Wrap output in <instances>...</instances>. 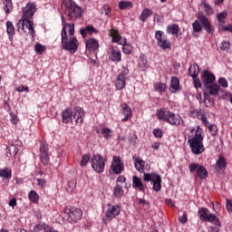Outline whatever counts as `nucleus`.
Masks as SVG:
<instances>
[{
    "label": "nucleus",
    "mask_w": 232,
    "mask_h": 232,
    "mask_svg": "<svg viewBox=\"0 0 232 232\" xmlns=\"http://www.w3.org/2000/svg\"><path fill=\"white\" fill-rule=\"evenodd\" d=\"M215 79H216L215 74H213L208 70L205 69L201 72V81L203 82L204 88H206L207 86H209L210 84H213V82H215Z\"/></svg>",
    "instance_id": "14"
},
{
    "label": "nucleus",
    "mask_w": 232,
    "mask_h": 232,
    "mask_svg": "<svg viewBox=\"0 0 232 232\" xmlns=\"http://www.w3.org/2000/svg\"><path fill=\"white\" fill-rule=\"evenodd\" d=\"M155 37H156L158 43H160V41H162L165 38L164 37V32L155 31Z\"/></svg>",
    "instance_id": "59"
},
{
    "label": "nucleus",
    "mask_w": 232,
    "mask_h": 232,
    "mask_svg": "<svg viewBox=\"0 0 232 232\" xmlns=\"http://www.w3.org/2000/svg\"><path fill=\"white\" fill-rule=\"evenodd\" d=\"M80 34L82 37H86V35H92L93 34H99V31L93 27V25H87L84 28L80 29Z\"/></svg>",
    "instance_id": "25"
},
{
    "label": "nucleus",
    "mask_w": 232,
    "mask_h": 232,
    "mask_svg": "<svg viewBox=\"0 0 232 232\" xmlns=\"http://www.w3.org/2000/svg\"><path fill=\"white\" fill-rule=\"evenodd\" d=\"M129 144L131 146H137V144H139V137L135 134V132L130 134Z\"/></svg>",
    "instance_id": "45"
},
{
    "label": "nucleus",
    "mask_w": 232,
    "mask_h": 232,
    "mask_svg": "<svg viewBox=\"0 0 232 232\" xmlns=\"http://www.w3.org/2000/svg\"><path fill=\"white\" fill-rule=\"evenodd\" d=\"M158 46L162 50H171V43L165 38L157 42Z\"/></svg>",
    "instance_id": "31"
},
{
    "label": "nucleus",
    "mask_w": 232,
    "mask_h": 232,
    "mask_svg": "<svg viewBox=\"0 0 232 232\" xmlns=\"http://www.w3.org/2000/svg\"><path fill=\"white\" fill-rule=\"evenodd\" d=\"M152 14L153 11H151L150 8H145L140 15V21H141V23H146V19Z\"/></svg>",
    "instance_id": "34"
},
{
    "label": "nucleus",
    "mask_w": 232,
    "mask_h": 232,
    "mask_svg": "<svg viewBox=\"0 0 232 232\" xmlns=\"http://www.w3.org/2000/svg\"><path fill=\"white\" fill-rule=\"evenodd\" d=\"M156 115L158 121L167 122V124H170V126H180V124L184 122L180 115L175 114L166 108L157 110Z\"/></svg>",
    "instance_id": "2"
},
{
    "label": "nucleus",
    "mask_w": 232,
    "mask_h": 232,
    "mask_svg": "<svg viewBox=\"0 0 232 232\" xmlns=\"http://www.w3.org/2000/svg\"><path fill=\"white\" fill-rule=\"evenodd\" d=\"M201 6H203L207 15H213V14H215V10H213V7H211L206 0L201 1Z\"/></svg>",
    "instance_id": "36"
},
{
    "label": "nucleus",
    "mask_w": 232,
    "mask_h": 232,
    "mask_svg": "<svg viewBox=\"0 0 232 232\" xmlns=\"http://www.w3.org/2000/svg\"><path fill=\"white\" fill-rule=\"evenodd\" d=\"M28 197H29V200H31L33 204L39 203V194H37L35 190H31L28 194Z\"/></svg>",
    "instance_id": "40"
},
{
    "label": "nucleus",
    "mask_w": 232,
    "mask_h": 232,
    "mask_svg": "<svg viewBox=\"0 0 232 232\" xmlns=\"http://www.w3.org/2000/svg\"><path fill=\"white\" fill-rule=\"evenodd\" d=\"M180 32V27L177 24H171L167 26V34H171L172 35H179Z\"/></svg>",
    "instance_id": "30"
},
{
    "label": "nucleus",
    "mask_w": 232,
    "mask_h": 232,
    "mask_svg": "<svg viewBox=\"0 0 232 232\" xmlns=\"http://www.w3.org/2000/svg\"><path fill=\"white\" fill-rule=\"evenodd\" d=\"M198 73H200V67L198 64L194 63L193 65L189 66L188 75H190V77H198Z\"/></svg>",
    "instance_id": "29"
},
{
    "label": "nucleus",
    "mask_w": 232,
    "mask_h": 232,
    "mask_svg": "<svg viewBox=\"0 0 232 232\" xmlns=\"http://www.w3.org/2000/svg\"><path fill=\"white\" fill-rule=\"evenodd\" d=\"M226 168H227V162L226 161V158L220 156L216 161V170L220 173V171H224Z\"/></svg>",
    "instance_id": "27"
},
{
    "label": "nucleus",
    "mask_w": 232,
    "mask_h": 232,
    "mask_svg": "<svg viewBox=\"0 0 232 232\" xmlns=\"http://www.w3.org/2000/svg\"><path fill=\"white\" fill-rule=\"evenodd\" d=\"M120 10H126L127 8H132L133 4L130 1H121L118 5Z\"/></svg>",
    "instance_id": "44"
},
{
    "label": "nucleus",
    "mask_w": 232,
    "mask_h": 232,
    "mask_svg": "<svg viewBox=\"0 0 232 232\" xmlns=\"http://www.w3.org/2000/svg\"><path fill=\"white\" fill-rule=\"evenodd\" d=\"M188 169L190 173L197 171L195 179H199L200 180H206V178L208 176V169L198 163H191L188 166Z\"/></svg>",
    "instance_id": "9"
},
{
    "label": "nucleus",
    "mask_w": 232,
    "mask_h": 232,
    "mask_svg": "<svg viewBox=\"0 0 232 232\" xmlns=\"http://www.w3.org/2000/svg\"><path fill=\"white\" fill-rule=\"evenodd\" d=\"M47 226L48 225L46 223H43V222L37 223L34 226V229L31 230V232H41V231H43V229L45 232Z\"/></svg>",
    "instance_id": "42"
},
{
    "label": "nucleus",
    "mask_w": 232,
    "mask_h": 232,
    "mask_svg": "<svg viewBox=\"0 0 232 232\" xmlns=\"http://www.w3.org/2000/svg\"><path fill=\"white\" fill-rule=\"evenodd\" d=\"M18 28L22 27L23 32L26 34V30H29V34L32 37H35V29L34 28V22L30 19L23 18L17 23Z\"/></svg>",
    "instance_id": "10"
},
{
    "label": "nucleus",
    "mask_w": 232,
    "mask_h": 232,
    "mask_svg": "<svg viewBox=\"0 0 232 232\" xmlns=\"http://www.w3.org/2000/svg\"><path fill=\"white\" fill-rule=\"evenodd\" d=\"M110 35L112 37V43H119V40L121 37V34H119V30L117 29H111Z\"/></svg>",
    "instance_id": "41"
},
{
    "label": "nucleus",
    "mask_w": 232,
    "mask_h": 232,
    "mask_svg": "<svg viewBox=\"0 0 232 232\" xmlns=\"http://www.w3.org/2000/svg\"><path fill=\"white\" fill-rule=\"evenodd\" d=\"M121 214V207L118 205L113 206L111 204H108V209L106 212V218L107 220H113L115 217H119Z\"/></svg>",
    "instance_id": "17"
},
{
    "label": "nucleus",
    "mask_w": 232,
    "mask_h": 232,
    "mask_svg": "<svg viewBox=\"0 0 232 232\" xmlns=\"http://www.w3.org/2000/svg\"><path fill=\"white\" fill-rule=\"evenodd\" d=\"M198 19L200 21L204 30L208 33L209 35H213L215 29L211 23H209V19H208L204 14L198 15Z\"/></svg>",
    "instance_id": "18"
},
{
    "label": "nucleus",
    "mask_w": 232,
    "mask_h": 232,
    "mask_svg": "<svg viewBox=\"0 0 232 232\" xmlns=\"http://www.w3.org/2000/svg\"><path fill=\"white\" fill-rule=\"evenodd\" d=\"M153 135L157 137L158 139H161L162 137V130L160 129H154Z\"/></svg>",
    "instance_id": "62"
},
{
    "label": "nucleus",
    "mask_w": 232,
    "mask_h": 232,
    "mask_svg": "<svg viewBox=\"0 0 232 232\" xmlns=\"http://www.w3.org/2000/svg\"><path fill=\"white\" fill-rule=\"evenodd\" d=\"M154 88L156 92H166L168 86L165 83H156Z\"/></svg>",
    "instance_id": "55"
},
{
    "label": "nucleus",
    "mask_w": 232,
    "mask_h": 232,
    "mask_svg": "<svg viewBox=\"0 0 232 232\" xmlns=\"http://www.w3.org/2000/svg\"><path fill=\"white\" fill-rule=\"evenodd\" d=\"M132 187L138 188L139 191H142L144 193L146 187L142 183V179L137 176L132 177Z\"/></svg>",
    "instance_id": "26"
},
{
    "label": "nucleus",
    "mask_w": 232,
    "mask_h": 232,
    "mask_svg": "<svg viewBox=\"0 0 232 232\" xmlns=\"http://www.w3.org/2000/svg\"><path fill=\"white\" fill-rule=\"evenodd\" d=\"M230 46H231V44L229 42L224 41L220 44V50H222L223 52H229Z\"/></svg>",
    "instance_id": "52"
},
{
    "label": "nucleus",
    "mask_w": 232,
    "mask_h": 232,
    "mask_svg": "<svg viewBox=\"0 0 232 232\" xmlns=\"http://www.w3.org/2000/svg\"><path fill=\"white\" fill-rule=\"evenodd\" d=\"M218 84H220L222 88H227V86H229L227 80H226L224 77L218 79Z\"/></svg>",
    "instance_id": "60"
},
{
    "label": "nucleus",
    "mask_w": 232,
    "mask_h": 232,
    "mask_svg": "<svg viewBox=\"0 0 232 232\" xmlns=\"http://www.w3.org/2000/svg\"><path fill=\"white\" fill-rule=\"evenodd\" d=\"M204 103L206 108H211L215 104V101L211 97V95L204 92Z\"/></svg>",
    "instance_id": "35"
},
{
    "label": "nucleus",
    "mask_w": 232,
    "mask_h": 232,
    "mask_svg": "<svg viewBox=\"0 0 232 232\" xmlns=\"http://www.w3.org/2000/svg\"><path fill=\"white\" fill-rule=\"evenodd\" d=\"M72 121H73V110L72 108H67L62 113V121L63 124H68V122Z\"/></svg>",
    "instance_id": "20"
},
{
    "label": "nucleus",
    "mask_w": 232,
    "mask_h": 232,
    "mask_svg": "<svg viewBox=\"0 0 232 232\" xmlns=\"http://www.w3.org/2000/svg\"><path fill=\"white\" fill-rule=\"evenodd\" d=\"M62 7L68 21H77L82 17V9L73 0H63Z\"/></svg>",
    "instance_id": "3"
},
{
    "label": "nucleus",
    "mask_w": 232,
    "mask_h": 232,
    "mask_svg": "<svg viewBox=\"0 0 232 232\" xmlns=\"http://www.w3.org/2000/svg\"><path fill=\"white\" fill-rule=\"evenodd\" d=\"M84 109L81 107H75L72 109V120L75 119L76 124H82L84 121Z\"/></svg>",
    "instance_id": "19"
},
{
    "label": "nucleus",
    "mask_w": 232,
    "mask_h": 232,
    "mask_svg": "<svg viewBox=\"0 0 232 232\" xmlns=\"http://www.w3.org/2000/svg\"><path fill=\"white\" fill-rule=\"evenodd\" d=\"M143 180L145 182H150L152 184V189L154 191H160L162 189V178H160V175L156 173H144L143 175Z\"/></svg>",
    "instance_id": "7"
},
{
    "label": "nucleus",
    "mask_w": 232,
    "mask_h": 232,
    "mask_svg": "<svg viewBox=\"0 0 232 232\" xmlns=\"http://www.w3.org/2000/svg\"><path fill=\"white\" fill-rule=\"evenodd\" d=\"M192 79L194 88H196V90H198V88H202V82H200V79L198 78V76L192 77Z\"/></svg>",
    "instance_id": "54"
},
{
    "label": "nucleus",
    "mask_w": 232,
    "mask_h": 232,
    "mask_svg": "<svg viewBox=\"0 0 232 232\" xmlns=\"http://www.w3.org/2000/svg\"><path fill=\"white\" fill-rule=\"evenodd\" d=\"M110 59L111 61H113V63H121V61H122V54L121 53V51L111 49Z\"/></svg>",
    "instance_id": "28"
},
{
    "label": "nucleus",
    "mask_w": 232,
    "mask_h": 232,
    "mask_svg": "<svg viewBox=\"0 0 232 232\" xmlns=\"http://www.w3.org/2000/svg\"><path fill=\"white\" fill-rule=\"evenodd\" d=\"M92 168L96 173H104V168L106 167V160L101 154L92 156L91 160Z\"/></svg>",
    "instance_id": "8"
},
{
    "label": "nucleus",
    "mask_w": 232,
    "mask_h": 232,
    "mask_svg": "<svg viewBox=\"0 0 232 232\" xmlns=\"http://www.w3.org/2000/svg\"><path fill=\"white\" fill-rule=\"evenodd\" d=\"M217 19L218 20V23H220V26L226 23V19H227V12L224 11L221 13H218L217 14Z\"/></svg>",
    "instance_id": "43"
},
{
    "label": "nucleus",
    "mask_w": 232,
    "mask_h": 232,
    "mask_svg": "<svg viewBox=\"0 0 232 232\" xmlns=\"http://www.w3.org/2000/svg\"><path fill=\"white\" fill-rule=\"evenodd\" d=\"M62 49L70 52V53H75L79 48V40L76 37H71L68 41V34L64 31V28L62 30Z\"/></svg>",
    "instance_id": "4"
},
{
    "label": "nucleus",
    "mask_w": 232,
    "mask_h": 232,
    "mask_svg": "<svg viewBox=\"0 0 232 232\" xmlns=\"http://www.w3.org/2000/svg\"><path fill=\"white\" fill-rule=\"evenodd\" d=\"M227 211H228V213H232V200L231 199H227Z\"/></svg>",
    "instance_id": "63"
},
{
    "label": "nucleus",
    "mask_w": 232,
    "mask_h": 232,
    "mask_svg": "<svg viewBox=\"0 0 232 232\" xmlns=\"http://www.w3.org/2000/svg\"><path fill=\"white\" fill-rule=\"evenodd\" d=\"M4 5V12L8 14H11L12 10H14V4L12 0H3Z\"/></svg>",
    "instance_id": "33"
},
{
    "label": "nucleus",
    "mask_w": 232,
    "mask_h": 232,
    "mask_svg": "<svg viewBox=\"0 0 232 232\" xmlns=\"http://www.w3.org/2000/svg\"><path fill=\"white\" fill-rule=\"evenodd\" d=\"M6 31L8 35L15 34V28L14 27V24H12L10 21L6 22Z\"/></svg>",
    "instance_id": "47"
},
{
    "label": "nucleus",
    "mask_w": 232,
    "mask_h": 232,
    "mask_svg": "<svg viewBox=\"0 0 232 232\" xmlns=\"http://www.w3.org/2000/svg\"><path fill=\"white\" fill-rule=\"evenodd\" d=\"M111 169L115 175H121L124 171V163L121 160V156H113Z\"/></svg>",
    "instance_id": "11"
},
{
    "label": "nucleus",
    "mask_w": 232,
    "mask_h": 232,
    "mask_svg": "<svg viewBox=\"0 0 232 232\" xmlns=\"http://www.w3.org/2000/svg\"><path fill=\"white\" fill-rule=\"evenodd\" d=\"M85 46L89 52H95L96 50H99V41L95 38H90L86 41Z\"/></svg>",
    "instance_id": "22"
},
{
    "label": "nucleus",
    "mask_w": 232,
    "mask_h": 232,
    "mask_svg": "<svg viewBox=\"0 0 232 232\" xmlns=\"http://www.w3.org/2000/svg\"><path fill=\"white\" fill-rule=\"evenodd\" d=\"M23 10V19H32L34 17V14L37 12V7L35 3H28Z\"/></svg>",
    "instance_id": "15"
},
{
    "label": "nucleus",
    "mask_w": 232,
    "mask_h": 232,
    "mask_svg": "<svg viewBox=\"0 0 232 232\" xmlns=\"http://www.w3.org/2000/svg\"><path fill=\"white\" fill-rule=\"evenodd\" d=\"M219 92H221V93H224L226 91L220 88V85L217 83H211L210 85H207V87H204V93H207L208 95L217 96L218 95Z\"/></svg>",
    "instance_id": "16"
},
{
    "label": "nucleus",
    "mask_w": 232,
    "mask_h": 232,
    "mask_svg": "<svg viewBox=\"0 0 232 232\" xmlns=\"http://www.w3.org/2000/svg\"><path fill=\"white\" fill-rule=\"evenodd\" d=\"M115 86L118 90H124L126 88V78L117 77Z\"/></svg>",
    "instance_id": "39"
},
{
    "label": "nucleus",
    "mask_w": 232,
    "mask_h": 232,
    "mask_svg": "<svg viewBox=\"0 0 232 232\" xmlns=\"http://www.w3.org/2000/svg\"><path fill=\"white\" fill-rule=\"evenodd\" d=\"M203 124L206 126V128H208L210 135L213 137H217V135H218V128L217 125L209 123L208 119H203Z\"/></svg>",
    "instance_id": "24"
},
{
    "label": "nucleus",
    "mask_w": 232,
    "mask_h": 232,
    "mask_svg": "<svg viewBox=\"0 0 232 232\" xmlns=\"http://www.w3.org/2000/svg\"><path fill=\"white\" fill-rule=\"evenodd\" d=\"M113 195H114V197H116L118 198L122 197V195H124V189H123L122 185L116 184V186L114 187V189H113Z\"/></svg>",
    "instance_id": "37"
},
{
    "label": "nucleus",
    "mask_w": 232,
    "mask_h": 232,
    "mask_svg": "<svg viewBox=\"0 0 232 232\" xmlns=\"http://www.w3.org/2000/svg\"><path fill=\"white\" fill-rule=\"evenodd\" d=\"M102 12H104L105 15H107V17H111V8H110V5H103L102 7Z\"/></svg>",
    "instance_id": "61"
},
{
    "label": "nucleus",
    "mask_w": 232,
    "mask_h": 232,
    "mask_svg": "<svg viewBox=\"0 0 232 232\" xmlns=\"http://www.w3.org/2000/svg\"><path fill=\"white\" fill-rule=\"evenodd\" d=\"M221 30H223L224 32H230V33H232V24L222 25L221 26Z\"/></svg>",
    "instance_id": "64"
},
{
    "label": "nucleus",
    "mask_w": 232,
    "mask_h": 232,
    "mask_svg": "<svg viewBox=\"0 0 232 232\" xmlns=\"http://www.w3.org/2000/svg\"><path fill=\"white\" fill-rule=\"evenodd\" d=\"M6 151H7V157H15L17 153H19V149H17V146L11 144L7 146Z\"/></svg>",
    "instance_id": "32"
},
{
    "label": "nucleus",
    "mask_w": 232,
    "mask_h": 232,
    "mask_svg": "<svg viewBox=\"0 0 232 232\" xmlns=\"http://www.w3.org/2000/svg\"><path fill=\"white\" fill-rule=\"evenodd\" d=\"M102 133L104 139H111V133H112L111 130H110L108 128H103L102 130Z\"/></svg>",
    "instance_id": "53"
},
{
    "label": "nucleus",
    "mask_w": 232,
    "mask_h": 232,
    "mask_svg": "<svg viewBox=\"0 0 232 232\" xmlns=\"http://www.w3.org/2000/svg\"><path fill=\"white\" fill-rule=\"evenodd\" d=\"M121 113L122 115L131 117L133 112L131 111V107L128 106L126 103H123Z\"/></svg>",
    "instance_id": "46"
},
{
    "label": "nucleus",
    "mask_w": 232,
    "mask_h": 232,
    "mask_svg": "<svg viewBox=\"0 0 232 232\" xmlns=\"http://www.w3.org/2000/svg\"><path fill=\"white\" fill-rule=\"evenodd\" d=\"M66 28H67L70 35H73L75 34V24H67Z\"/></svg>",
    "instance_id": "58"
},
{
    "label": "nucleus",
    "mask_w": 232,
    "mask_h": 232,
    "mask_svg": "<svg viewBox=\"0 0 232 232\" xmlns=\"http://www.w3.org/2000/svg\"><path fill=\"white\" fill-rule=\"evenodd\" d=\"M40 160L44 166H48L50 163V156L48 155V144L42 142L40 144Z\"/></svg>",
    "instance_id": "12"
},
{
    "label": "nucleus",
    "mask_w": 232,
    "mask_h": 232,
    "mask_svg": "<svg viewBox=\"0 0 232 232\" xmlns=\"http://www.w3.org/2000/svg\"><path fill=\"white\" fill-rule=\"evenodd\" d=\"M198 215L202 222H211V224H214L217 227H220V221L217 216L212 214L207 208H201L198 210Z\"/></svg>",
    "instance_id": "5"
},
{
    "label": "nucleus",
    "mask_w": 232,
    "mask_h": 232,
    "mask_svg": "<svg viewBox=\"0 0 232 232\" xmlns=\"http://www.w3.org/2000/svg\"><path fill=\"white\" fill-rule=\"evenodd\" d=\"M180 90V80L173 76L170 80L169 92L170 93H177Z\"/></svg>",
    "instance_id": "23"
},
{
    "label": "nucleus",
    "mask_w": 232,
    "mask_h": 232,
    "mask_svg": "<svg viewBox=\"0 0 232 232\" xmlns=\"http://www.w3.org/2000/svg\"><path fill=\"white\" fill-rule=\"evenodd\" d=\"M0 177L10 180L12 179V170L8 169V168L0 169Z\"/></svg>",
    "instance_id": "38"
},
{
    "label": "nucleus",
    "mask_w": 232,
    "mask_h": 232,
    "mask_svg": "<svg viewBox=\"0 0 232 232\" xmlns=\"http://www.w3.org/2000/svg\"><path fill=\"white\" fill-rule=\"evenodd\" d=\"M132 160L134 162L135 169L139 173H146V169H150V165L144 161L140 157H132Z\"/></svg>",
    "instance_id": "13"
},
{
    "label": "nucleus",
    "mask_w": 232,
    "mask_h": 232,
    "mask_svg": "<svg viewBox=\"0 0 232 232\" xmlns=\"http://www.w3.org/2000/svg\"><path fill=\"white\" fill-rule=\"evenodd\" d=\"M130 73V69L126 66H122L120 73L118 74V77L121 79H126V75Z\"/></svg>",
    "instance_id": "50"
},
{
    "label": "nucleus",
    "mask_w": 232,
    "mask_h": 232,
    "mask_svg": "<svg viewBox=\"0 0 232 232\" xmlns=\"http://www.w3.org/2000/svg\"><path fill=\"white\" fill-rule=\"evenodd\" d=\"M132 51H133V46H131V44H125L122 46V52H123V53H126L127 55H130V53H131Z\"/></svg>",
    "instance_id": "51"
},
{
    "label": "nucleus",
    "mask_w": 232,
    "mask_h": 232,
    "mask_svg": "<svg viewBox=\"0 0 232 232\" xmlns=\"http://www.w3.org/2000/svg\"><path fill=\"white\" fill-rule=\"evenodd\" d=\"M90 155L89 154H84L82 157L81 162H80V166L81 168H85V166H87L88 162H90Z\"/></svg>",
    "instance_id": "49"
},
{
    "label": "nucleus",
    "mask_w": 232,
    "mask_h": 232,
    "mask_svg": "<svg viewBox=\"0 0 232 232\" xmlns=\"http://www.w3.org/2000/svg\"><path fill=\"white\" fill-rule=\"evenodd\" d=\"M34 50L36 52V53H39L40 55L43 54V53L44 52V50H46V47L44 46L41 44H36Z\"/></svg>",
    "instance_id": "56"
},
{
    "label": "nucleus",
    "mask_w": 232,
    "mask_h": 232,
    "mask_svg": "<svg viewBox=\"0 0 232 232\" xmlns=\"http://www.w3.org/2000/svg\"><path fill=\"white\" fill-rule=\"evenodd\" d=\"M189 117H191L192 119H198L203 123H204V119H208L206 117V114L204 113V111L200 109H195L193 111H190Z\"/></svg>",
    "instance_id": "21"
},
{
    "label": "nucleus",
    "mask_w": 232,
    "mask_h": 232,
    "mask_svg": "<svg viewBox=\"0 0 232 232\" xmlns=\"http://www.w3.org/2000/svg\"><path fill=\"white\" fill-rule=\"evenodd\" d=\"M192 27L194 32L198 33L202 32V23H200V20L198 19L192 24Z\"/></svg>",
    "instance_id": "48"
},
{
    "label": "nucleus",
    "mask_w": 232,
    "mask_h": 232,
    "mask_svg": "<svg viewBox=\"0 0 232 232\" xmlns=\"http://www.w3.org/2000/svg\"><path fill=\"white\" fill-rule=\"evenodd\" d=\"M202 129L198 126V130L191 129V133H195L194 136H189L188 143L190 146V150L194 155H202L206 151L204 147V136H202Z\"/></svg>",
    "instance_id": "1"
},
{
    "label": "nucleus",
    "mask_w": 232,
    "mask_h": 232,
    "mask_svg": "<svg viewBox=\"0 0 232 232\" xmlns=\"http://www.w3.org/2000/svg\"><path fill=\"white\" fill-rule=\"evenodd\" d=\"M74 188H77V181L75 179H71L68 182V191H73Z\"/></svg>",
    "instance_id": "57"
},
{
    "label": "nucleus",
    "mask_w": 232,
    "mask_h": 232,
    "mask_svg": "<svg viewBox=\"0 0 232 232\" xmlns=\"http://www.w3.org/2000/svg\"><path fill=\"white\" fill-rule=\"evenodd\" d=\"M63 213L67 217L68 222L71 224H75V222L82 218V210H81V208L69 206L64 208Z\"/></svg>",
    "instance_id": "6"
}]
</instances>
